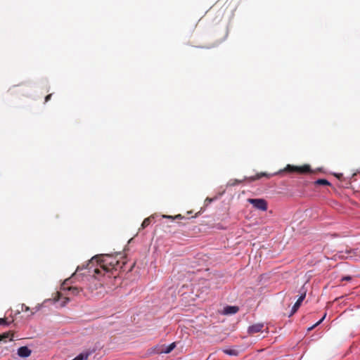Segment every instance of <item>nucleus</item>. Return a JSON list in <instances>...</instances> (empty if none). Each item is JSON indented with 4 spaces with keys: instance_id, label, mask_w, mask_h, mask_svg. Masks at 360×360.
<instances>
[{
    "instance_id": "nucleus-1",
    "label": "nucleus",
    "mask_w": 360,
    "mask_h": 360,
    "mask_svg": "<svg viewBox=\"0 0 360 360\" xmlns=\"http://www.w3.org/2000/svg\"><path fill=\"white\" fill-rule=\"evenodd\" d=\"M120 255H101L93 257L87 264L86 267L90 271L95 266L93 271L94 276L97 277L99 275L109 274V277H116L115 274L118 270L123 268L125 262H120L117 257Z\"/></svg>"
},
{
    "instance_id": "nucleus-2",
    "label": "nucleus",
    "mask_w": 360,
    "mask_h": 360,
    "mask_svg": "<svg viewBox=\"0 0 360 360\" xmlns=\"http://www.w3.org/2000/svg\"><path fill=\"white\" fill-rule=\"evenodd\" d=\"M290 172V173H297V174H308V173L312 172L310 165H304L302 166L287 165L286 167L283 169H281L278 172L274 173L273 174H268L266 172H261V173L257 174L254 176L250 177L249 179L251 181H252L257 180L263 176H265L266 178H270V177L273 176L274 175H276L277 174H281V172Z\"/></svg>"
},
{
    "instance_id": "nucleus-3",
    "label": "nucleus",
    "mask_w": 360,
    "mask_h": 360,
    "mask_svg": "<svg viewBox=\"0 0 360 360\" xmlns=\"http://www.w3.org/2000/svg\"><path fill=\"white\" fill-rule=\"evenodd\" d=\"M75 273L72 274V277L67 278L64 281L61 285V288L63 290H68L70 292V295H77L80 292L82 291V288H78L77 286L70 285L72 283V278L75 276Z\"/></svg>"
},
{
    "instance_id": "nucleus-4",
    "label": "nucleus",
    "mask_w": 360,
    "mask_h": 360,
    "mask_svg": "<svg viewBox=\"0 0 360 360\" xmlns=\"http://www.w3.org/2000/svg\"><path fill=\"white\" fill-rule=\"evenodd\" d=\"M248 202L253 205L257 210L266 211L267 210V202L262 198H249Z\"/></svg>"
},
{
    "instance_id": "nucleus-5",
    "label": "nucleus",
    "mask_w": 360,
    "mask_h": 360,
    "mask_svg": "<svg viewBox=\"0 0 360 360\" xmlns=\"http://www.w3.org/2000/svg\"><path fill=\"white\" fill-rule=\"evenodd\" d=\"M18 355L22 358H27L32 354V350L30 349L27 346L20 347L18 349Z\"/></svg>"
},
{
    "instance_id": "nucleus-6",
    "label": "nucleus",
    "mask_w": 360,
    "mask_h": 360,
    "mask_svg": "<svg viewBox=\"0 0 360 360\" xmlns=\"http://www.w3.org/2000/svg\"><path fill=\"white\" fill-rule=\"evenodd\" d=\"M264 328V324L263 323H256V324H254L252 326H250L249 328H248V333L250 334H255V333H259L260 331L262 330Z\"/></svg>"
},
{
    "instance_id": "nucleus-7",
    "label": "nucleus",
    "mask_w": 360,
    "mask_h": 360,
    "mask_svg": "<svg viewBox=\"0 0 360 360\" xmlns=\"http://www.w3.org/2000/svg\"><path fill=\"white\" fill-rule=\"evenodd\" d=\"M305 296H306V293L304 292L298 298V300H297V302L295 303V304L293 305V307L292 308V311H291V314L290 315H292L293 314H295L297 311V309L300 307L302 301L305 298Z\"/></svg>"
},
{
    "instance_id": "nucleus-8",
    "label": "nucleus",
    "mask_w": 360,
    "mask_h": 360,
    "mask_svg": "<svg viewBox=\"0 0 360 360\" xmlns=\"http://www.w3.org/2000/svg\"><path fill=\"white\" fill-rule=\"evenodd\" d=\"M239 310L238 307L236 306H227L224 307L223 314H236Z\"/></svg>"
},
{
    "instance_id": "nucleus-9",
    "label": "nucleus",
    "mask_w": 360,
    "mask_h": 360,
    "mask_svg": "<svg viewBox=\"0 0 360 360\" xmlns=\"http://www.w3.org/2000/svg\"><path fill=\"white\" fill-rule=\"evenodd\" d=\"M345 252L347 254V255L345 257L346 258L360 257V249L358 248L354 249L346 250Z\"/></svg>"
},
{
    "instance_id": "nucleus-10",
    "label": "nucleus",
    "mask_w": 360,
    "mask_h": 360,
    "mask_svg": "<svg viewBox=\"0 0 360 360\" xmlns=\"http://www.w3.org/2000/svg\"><path fill=\"white\" fill-rule=\"evenodd\" d=\"M153 218L154 217L153 216L146 218L141 224V229H143L146 228L151 223Z\"/></svg>"
},
{
    "instance_id": "nucleus-11",
    "label": "nucleus",
    "mask_w": 360,
    "mask_h": 360,
    "mask_svg": "<svg viewBox=\"0 0 360 360\" xmlns=\"http://www.w3.org/2000/svg\"><path fill=\"white\" fill-rule=\"evenodd\" d=\"M89 353H81L72 360H87Z\"/></svg>"
},
{
    "instance_id": "nucleus-12",
    "label": "nucleus",
    "mask_w": 360,
    "mask_h": 360,
    "mask_svg": "<svg viewBox=\"0 0 360 360\" xmlns=\"http://www.w3.org/2000/svg\"><path fill=\"white\" fill-rule=\"evenodd\" d=\"M7 338H10V340H13V334L11 333H4L2 335H0V341L6 340Z\"/></svg>"
},
{
    "instance_id": "nucleus-13",
    "label": "nucleus",
    "mask_w": 360,
    "mask_h": 360,
    "mask_svg": "<svg viewBox=\"0 0 360 360\" xmlns=\"http://www.w3.org/2000/svg\"><path fill=\"white\" fill-rule=\"evenodd\" d=\"M223 352L230 356H237L238 352L236 349H223Z\"/></svg>"
},
{
    "instance_id": "nucleus-14",
    "label": "nucleus",
    "mask_w": 360,
    "mask_h": 360,
    "mask_svg": "<svg viewBox=\"0 0 360 360\" xmlns=\"http://www.w3.org/2000/svg\"><path fill=\"white\" fill-rule=\"evenodd\" d=\"M176 347V344L175 342H173L172 344H170L169 345H168L163 351L162 352L165 353V354H168V353H170L174 349V347Z\"/></svg>"
},
{
    "instance_id": "nucleus-15",
    "label": "nucleus",
    "mask_w": 360,
    "mask_h": 360,
    "mask_svg": "<svg viewBox=\"0 0 360 360\" xmlns=\"http://www.w3.org/2000/svg\"><path fill=\"white\" fill-rule=\"evenodd\" d=\"M315 184L317 185H324V186H329L330 185V182L327 181L326 179H320L315 181Z\"/></svg>"
},
{
    "instance_id": "nucleus-16",
    "label": "nucleus",
    "mask_w": 360,
    "mask_h": 360,
    "mask_svg": "<svg viewBox=\"0 0 360 360\" xmlns=\"http://www.w3.org/2000/svg\"><path fill=\"white\" fill-rule=\"evenodd\" d=\"M163 218H167V219H182L183 217L181 215V214H177L174 217H172V216H169V215H163L162 216Z\"/></svg>"
},
{
    "instance_id": "nucleus-17",
    "label": "nucleus",
    "mask_w": 360,
    "mask_h": 360,
    "mask_svg": "<svg viewBox=\"0 0 360 360\" xmlns=\"http://www.w3.org/2000/svg\"><path fill=\"white\" fill-rule=\"evenodd\" d=\"M325 317H326V314L317 323H316L314 326H312L311 328H309V330H312L314 328H315L316 326L319 325L323 321V320L325 319Z\"/></svg>"
},
{
    "instance_id": "nucleus-18",
    "label": "nucleus",
    "mask_w": 360,
    "mask_h": 360,
    "mask_svg": "<svg viewBox=\"0 0 360 360\" xmlns=\"http://www.w3.org/2000/svg\"><path fill=\"white\" fill-rule=\"evenodd\" d=\"M8 323L7 322L6 319H0V325H8Z\"/></svg>"
},
{
    "instance_id": "nucleus-19",
    "label": "nucleus",
    "mask_w": 360,
    "mask_h": 360,
    "mask_svg": "<svg viewBox=\"0 0 360 360\" xmlns=\"http://www.w3.org/2000/svg\"><path fill=\"white\" fill-rule=\"evenodd\" d=\"M352 280V277L349 276H344L342 277V278L341 279L342 281H349Z\"/></svg>"
},
{
    "instance_id": "nucleus-20",
    "label": "nucleus",
    "mask_w": 360,
    "mask_h": 360,
    "mask_svg": "<svg viewBox=\"0 0 360 360\" xmlns=\"http://www.w3.org/2000/svg\"><path fill=\"white\" fill-rule=\"evenodd\" d=\"M22 310L25 311H30V307H27V306H25L24 304L22 305Z\"/></svg>"
},
{
    "instance_id": "nucleus-21",
    "label": "nucleus",
    "mask_w": 360,
    "mask_h": 360,
    "mask_svg": "<svg viewBox=\"0 0 360 360\" xmlns=\"http://www.w3.org/2000/svg\"><path fill=\"white\" fill-rule=\"evenodd\" d=\"M51 96H52V94H50L47 95V96L45 97V102H48V101L51 99Z\"/></svg>"
},
{
    "instance_id": "nucleus-22",
    "label": "nucleus",
    "mask_w": 360,
    "mask_h": 360,
    "mask_svg": "<svg viewBox=\"0 0 360 360\" xmlns=\"http://www.w3.org/2000/svg\"><path fill=\"white\" fill-rule=\"evenodd\" d=\"M84 268H85L84 266H82V267H81V266H77V271H80L81 269H84Z\"/></svg>"
},
{
    "instance_id": "nucleus-23",
    "label": "nucleus",
    "mask_w": 360,
    "mask_h": 360,
    "mask_svg": "<svg viewBox=\"0 0 360 360\" xmlns=\"http://www.w3.org/2000/svg\"><path fill=\"white\" fill-rule=\"evenodd\" d=\"M240 182H242V181H238V180H236V183H233V184H231V185H232V186H234V185H236V184H238V183H240Z\"/></svg>"
}]
</instances>
